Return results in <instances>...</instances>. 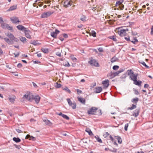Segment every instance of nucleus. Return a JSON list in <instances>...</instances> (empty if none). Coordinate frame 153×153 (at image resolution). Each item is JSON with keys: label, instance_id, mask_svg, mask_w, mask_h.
Wrapping results in <instances>:
<instances>
[{"label": "nucleus", "instance_id": "f257e3e1", "mask_svg": "<svg viewBox=\"0 0 153 153\" xmlns=\"http://www.w3.org/2000/svg\"><path fill=\"white\" fill-rule=\"evenodd\" d=\"M128 75L129 76L131 79L133 81L137 79V77L138 76L137 74H134V72L131 70H128L127 71Z\"/></svg>", "mask_w": 153, "mask_h": 153}, {"label": "nucleus", "instance_id": "f03ea898", "mask_svg": "<svg viewBox=\"0 0 153 153\" xmlns=\"http://www.w3.org/2000/svg\"><path fill=\"white\" fill-rule=\"evenodd\" d=\"M89 61L88 63L92 66H94L96 67H99L100 66L98 62L95 59H94L92 57H91L89 59Z\"/></svg>", "mask_w": 153, "mask_h": 153}, {"label": "nucleus", "instance_id": "7ed1b4c3", "mask_svg": "<svg viewBox=\"0 0 153 153\" xmlns=\"http://www.w3.org/2000/svg\"><path fill=\"white\" fill-rule=\"evenodd\" d=\"M97 110V108L95 107H92L88 110V114H95Z\"/></svg>", "mask_w": 153, "mask_h": 153}, {"label": "nucleus", "instance_id": "20e7f679", "mask_svg": "<svg viewBox=\"0 0 153 153\" xmlns=\"http://www.w3.org/2000/svg\"><path fill=\"white\" fill-rule=\"evenodd\" d=\"M128 31V28H126V29H122L118 31V33L121 36H125L126 34V31Z\"/></svg>", "mask_w": 153, "mask_h": 153}, {"label": "nucleus", "instance_id": "39448f33", "mask_svg": "<svg viewBox=\"0 0 153 153\" xmlns=\"http://www.w3.org/2000/svg\"><path fill=\"white\" fill-rule=\"evenodd\" d=\"M34 97V96L31 93H29L27 95L25 94L24 96V97L29 101H30L33 99Z\"/></svg>", "mask_w": 153, "mask_h": 153}, {"label": "nucleus", "instance_id": "423d86ee", "mask_svg": "<svg viewBox=\"0 0 153 153\" xmlns=\"http://www.w3.org/2000/svg\"><path fill=\"white\" fill-rule=\"evenodd\" d=\"M67 100L68 102L69 105L71 106L73 109H75L76 108V104L75 103H73L69 98H67Z\"/></svg>", "mask_w": 153, "mask_h": 153}, {"label": "nucleus", "instance_id": "0eeeda50", "mask_svg": "<svg viewBox=\"0 0 153 153\" xmlns=\"http://www.w3.org/2000/svg\"><path fill=\"white\" fill-rule=\"evenodd\" d=\"M53 13V12H51L50 11H48L46 12H44L42 14L41 17L42 18H46L49 16Z\"/></svg>", "mask_w": 153, "mask_h": 153}, {"label": "nucleus", "instance_id": "6e6552de", "mask_svg": "<svg viewBox=\"0 0 153 153\" xmlns=\"http://www.w3.org/2000/svg\"><path fill=\"white\" fill-rule=\"evenodd\" d=\"M11 21L13 23H19L20 21H19L18 17H15L10 18Z\"/></svg>", "mask_w": 153, "mask_h": 153}, {"label": "nucleus", "instance_id": "1a4fd4ad", "mask_svg": "<svg viewBox=\"0 0 153 153\" xmlns=\"http://www.w3.org/2000/svg\"><path fill=\"white\" fill-rule=\"evenodd\" d=\"M59 32V31L57 29H56L55 32H51V36L54 38H56L57 35V34H58Z\"/></svg>", "mask_w": 153, "mask_h": 153}, {"label": "nucleus", "instance_id": "9d476101", "mask_svg": "<svg viewBox=\"0 0 153 153\" xmlns=\"http://www.w3.org/2000/svg\"><path fill=\"white\" fill-rule=\"evenodd\" d=\"M16 98V97L15 96H10L8 98L10 102L12 103H13Z\"/></svg>", "mask_w": 153, "mask_h": 153}, {"label": "nucleus", "instance_id": "9b49d317", "mask_svg": "<svg viewBox=\"0 0 153 153\" xmlns=\"http://www.w3.org/2000/svg\"><path fill=\"white\" fill-rule=\"evenodd\" d=\"M109 80L108 79L102 81V83L103 85L104 88H106L109 85Z\"/></svg>", "mask_w": 153, "mask_h": 153}, {"label": "nucleus", "instance_id": "f8f14e48", "mask_svg": "<svg viewBox=\"0 0 153 153\" xmlns=\"http://www.w3.org/2000/svg\"><path fill=\"white\" fill-rule=\"evenodd\" d=\"M140 112V109L138 108L136 109L134 112L133 115L134 117H137L139 114Z\"/></svg>", "mask_w": 153, "mask_h": 153}, {"label": "nucleus", "instance_id": "ddd939ff", "mask_svg": "<svg viewBox=\"0 0 153 153\" xmlns=\"http://www.w3.org/2000/svg\"><path fill=\"white\" fill-rule=\"evenodd\" d=\"M17 6L16 5H14L11 6L10 8L7 10V11H10L16 9Z\"/></svg>", "mask_w": 153, "mask_h": 153}, {"label": "nucleus", "instance_id": "4468645a", "mask_svg": "<svg viewBox=\"0 0 153 153\" xmlns=\"http://www.w3.org/2000/svg\"><path fill=\"white\" fill-rule=\"evenodd\" d=\"M33 99H34L37 103H39L40 100V97L38 95L34 96Z\"/></svg>", "mask_w": 153, "mask_h": 153}, {"label": "nucleus", "instance_id": "2eb2a0df", "mask_svg": "<svg viewBox=\"0 0 153 153\" xmlns=\"http://www.w3.org/2000/svg\"><path fill=\"white\" fill-rule=\"evenodd\" d=\"M43 121L44 122H45V123L47 125L49 126H51L52 125V123H51L49 120H47V119L46 120H43Z\"/></svg>", "mask_w": 153, "mask_h": 153}, {"label": "nucleus", "instance_id": "dca6fc26", "mask_svg": "<svg viewBox=\"0 0 153 153\" xmlns=\"http://www.w3.org/2000/svg\"><path fill=\"white\" fill-rule=\"evenodd\" d=\"M78 100L82 104H85V99L82 97H78Z\"/></svg>", "mask_w": 153, "mask_h": 153}, {"label": "nucleus", "instance_id": "f3484780", "mask_svg": "<svg viewBox=\"0 0 153 153\" xmlns=\"http://www.w3.org/2000/svg\"><path fill=\"white\" fill-rule=\"evenodd\" d=\"M17 28L20 30H24L25 31V30H26V28H25L23 26H22V25H19L17 26Z\"/></svg>", "mask_w": 153, "mask_h": 153}, {"label": "nucleus", "instance_id": "a211bd4d", "mask_svg": "<svg viewBox=\"0 0 153 153\" xmlns=\"http://www.w3.org/2000/svg\"><path fill=\"white\" fill-rule=\"evenodd\" d=\"M6 35L11 40H12L13 41V39L15 38V37L14 36L10 33H6Z\"/></svg>", "mask_w": 153, "mask_h": 153}, {"label": "nucleus", "instance_id": "6ab92c4d", "mask_svg": "<svg viewBox=\"0 0 153 153\" xmlns=\"http://www.w3.org/2000/svg\"><path fill=\"white\" fill-rule=\"evenodd\" d=\"M26 139H29L30 140H32L33 141H34L36 140L35 138L32 136H30V135L27 134L26 135L25 137Z\"/></svg>", "mask_w": 153, "mask_h": 153}, {"label": "nucleus", "instance_id": "aec40b11", "mask_svg": "<svg viewBox=\"0 0 153 153\" xmlns=\"http://www.w3.org/2000/svg\"><path fill=\"white\" fill-rule=\"evenodd\" d=\"M134 84L135 85H138L139 86H141V84L142 83V81H137V79H136V80H135L134 81Z\"/></svg>", "mask_w": 153, "mask_h": 153}, {"label": "nucleus", "instance_id": "412c9836", "mask_svg": "<svg viewBox=\"0 0 153 153\" xmlns=\"http://www.w3.org/2000/svg\"><path fill=\"white\" fill-rule=\"evenodd\" d=\"M102 91V88L101 87H99L95 88V91L96 93H99Z\"/></svg>", "mask_w": 153, "mask_h": 153}, {"label": "nucleus", "instance_id": "4be33fe9", "mask_svg": "<svg viewBox=\"0 0 153 153\" xmlns=\"http://www.w3.org/2000/svg\"><path fill=\"white\" fill-rule=\"evenodd\" d=\"M85 131L88 133L89 135L92 136L93 135V134L90 128H86L85 130Z\"/></svg>", "mask_w": 153, "mask_h": 153}, {"label": "nucleus", "instance_id": "5701e85b", "mask_svg": "<svg viewBox=\"0 0 153 153\" xmlns=\"http://www.w3.org/2000/svg\"><path fill=\"white\" fill-rule=\"evenodd\" d=\"M115 139L117 140L118 142L120 143L121 144L122 142V139L120 137L118 136H115L114 137Z\"/></svg>", "mask_w": 153, "mask_h": 153}, {"label": "nucleus", "instance_id": "b1692460", "mask_svg": "<svg viewBox=\"0 0 153 153\" xmlns=\"http://www.w3.org/2000/svg\"><path fill=\"white\" fill-rule=\"evenodd\" d=\"M4 39L5 42L8 44H12L13 42V40H10L8 38H4Z\"/></svg>", "mask_w": 153, "mask_h": 153}, {"label": "nucleus", "instance_id": "393cba45", "mask_svg": "<svg viewBox=\"0 0 153 153\" xmlns=\"http://www.w3.org/2000/svg\"><path fill=\"white\" fill-rule=\"evenodd\" d=\"M124 71V70L123 69H120L119 71L115 72H114V75L115 76H116L118 74H119L120 73L123 71Z\"/></svg>", "mask_w": 153, "mask_h": 153}, {"label": "nucleus", "instance_id": "a878e982", "mask_svg": "<svg viewBox=\"0 0 153 153\" xmlns=\"http://www.w3.org/2000/svg\"><path fill=\"white\" fill-rule=\"evenodd\" d=\"M118 60V59L114 56L111 59V61L112 63H113L114 62L117 61Z\"/></svg>", "mask_w": 153, "mask_h": 153}, {"label": "nucleus", "instance_id": "bb28decb", "mask_svg": "<svg viewBox=\"0 0 153 153\" xmlns=\"http://www.w3.org/2000/svg\"><path fill=\"white\" fill-rule=\"evenodd\" d=\"M123 0H120L117 1L116 4V6H117L121 5V4L123 2Z\"/></svg>", "mask_w": 153, "mask_h": 153}, {"label": "nucleus", "instance_id": "cd10ccee", "mask_svg": "<svg viewBox=\"0 0 153 153\" xmlns=\"http://www.w3.org/2000/svg\"><path fill=\"white\" fill-rule=\"evenodd\" d=\"M138 101V98L137 97L133 98L131 100V102L133 103H135L137 104V103Z\"/></svg>", "mask_w": 153, "mask_h": 153}, {"label": "nucleus", "instance_id": "c85d7f7f", "mask_svg": "<svg viewBox=\"0 0 153 153\" xmlns=\"http://www.w3.org/2000/svg\"><path fill=\"white\" fill-rule=\"evenodd\" d=\"M13 140L16 143H19L21 141V140L18 137H13Z\"/></svg>", "mask_w": 153, "mask_h": 153}, {"label": "nucleus", "instance_id": "c756f323", "mask_svg": "<svg viewBox=\"0 0 153 153\" xmlns=\"http://www.w3.org/2000/svg\"><path fill=\"white\" fill-rule=\"evenodd\" d=\"M42 51L45 53H48L49 52V50L48 48H41Z\"/></svg>", "mask_w": 153, "mask_h": 153}, {"label": "nucleus", "instance_id": "7c9ffc66", "mask_svg": "<svg viewBox=\"0 0 153 153\" xmlns=\"http://www.w3.org/2000/svg\"><path fill=\"white\" fill-rule=\"evenodd\" d=\"M30 43L34 45H38L39 44V43L38 42V41H31L30 42Z\"/></svg>", "mask_w": 153, "mask_h": 153}, {"label": "nucleus", "instance_id": "2f4dec72", "mask_svg": "<svg viewBox=\"0 0 153 153\" xmlns=\"http://www.w3.org/2000/svg\"><path fill=\"white\" fill-rule=\"evenodd\" d=\"M25 33L26 37L27 38L30 39V35L28 33V31L27 30H25Z\"/></svg>", "mask_w": 153, "mask_h": 153}, {"label": "nucleus", "instance_id": "473e14b6", "mask_svg": "<svg viewBox=\"0 0 153 153\" xmlns=\"http://www.w3.org/2000/svg\"><path fill=\"white\" fill-rule=\"evenodd\" d=\"M70 58L74 62H76L77 59L74 56L72 55H71L70 56Z\"/></svg>", "mask_w": 153, "mask_h": 153}, {"label": "nucleus", "instance_id": "72a5a7b5", "mask_svg": "<svg viewBox=\"0 0 153 153\" xmlns=\"http://www.w3.org/2000/svg\"><path fill=\"white\" fill-rule=\"evenodd\" d=\"M94 137L96 139V140L98 142L101 143H102L101 140L99 138L98 136L97 135V136H95Z\"/></svg>", "mask_w": 153, "mask_h": 153}, {"label": "nucleus", "instance_id": "f704fd0d", "mask_svg": "<svg viewBox=\"0 0 153 153\" xmlns=\"http://www.w3.org/2000/svg\"><path fill=\"white\" fill-rule=\"evenodd\" d=\"M20 41L23 42H25L26 41V39L25 37H20L19 38Z\"/></svg>", "mask_w": 153, "mask_h": 153}, {"label": "nucleus", "instance_id": "c9c22d12", "mask_svg": "<svg viewBox=\"0 0 153 153\" xmlns=\"http://www.w3.org/2000/svg\"><path fill=\"white\" fill-rule=\"evenodd\" d=\"M90 36L91 35L93 37H95L96 36V33L94 31L92 30L91 33H90Z\"/></svg>", "mask_w": 153, "mask_h": 153}, {"label": "nucleus", "instance_id": "e433bc0d", "mask_svg": "<svg viewBox=\"0 0 153 153\" xmlns=\"http://www.w3.org/2000/svg\"><path fill=\"white\" fill-rule=\"evenodd\" d=\"M97 115H100L102 114L101 110H97L96 111V114Z\"/></svg>", "mask_w": 153, "mask_h": 153}, {"label": "nucleus", "instance_id": "4c0bfd02", "mask_svg": "<svg viewBox=\"0 0 153 153\" xmlns=\"http://www.w3.org/2000/svg\"><path fill=\"white\" fill-rule=\"evenodd\" d=\"M136 108V105H135L132 104L131 107L128 108V109L131 110Z\"/></svg>", "mask_w": 153, "mask_h": 153}, {"label": "nucleus", "instance_id": "58836bf2", "mask_svg": "<svg viewBox=\"0 0 153 153\" xmlns=\"http://www.w3.org/2000/svg\"><path fill=\"white\" fill-rule=\"evenodd\" d=\"M109 76H111V78L115 77L114 72H111L109 74Z\"/></svg>", "mask_w": 153, "mask_h": 153}, {"label": "nucleus", "instance_id": "ea45409f", "mask_svg": "<svg viewBox=\"0 0 153 153\" xmlns=\"http://www.w3.org/2000/svg\"><path fill=\"white\" fill-rule=\"evenodd\" d=\"M1 26L3 28H6V27L7 26H8V24L5 23H1Z\"/></svg>", "mask_w": 153, "mask_h": 153}, {"label": "nucleus", "instance_id": "a19ab883", "mask_svg": "<svg viewBox=\"0 0 153 153\" xmlns=\"http://www.w3.org/2000/svg\"><path fill=\"white\" fill-rule=\"evenodd\" d=\"M119 6V8H117V9L118 10L119 8H120V10H122L124 7V5L123 4H122V3L121 4V5H120Z\"/></svg>", "mask_w": 153, "mask_h": 153}, {"label": "nucleus", "instance_id": "79ce46f5", "mask_svg": "<svg viewBox=\"0 0 153 153\" xmlns=\"http://www.w3.org/2000/svg\"><path fill=\"white\" fill-rule=\"evenodd\" d=\"M119 66L117 65H114L113 67V69L114 70H117L119 68Z\"/></svg>", "mask_w": 153, "mask_h": 153}, {"label": "nucleus", "instance_id": "37998d69", "mask_svg": "<svg viewBox=\"0 0 153 153\" xmlns=\"http://www.w3.org/2000/svg\"><path fill=\"white\" fill-rule=\"evenodd\" d=\"M62 117H63L65 119H66L67 120H69V117H68L66 115L64 114L63 115V116H62Z\"/></svg>", "mask_w": 153, "mask_h": 153}, {"label": "nucleus", "instance_id": "c03bdc74", "mask_svg": "<svg viewBox=\"0 0 153 153\" xmlns=\"http://www.w3.org/2000/svg\"><path fill=\"white\" fill-rule=\"evenodd\" d=\"M63 90H65L66 91L68 92L70 94L71 93V91L67 87H65V88H63Z\"/></svg>", "mask_w": 153, "mask_h": 153}, {"label": "nucleus", "instance_id": "a18cd8bd", "mask_svg": "<svg viewBox=\"0 0 153 153\" xmlns=\"http://www.w3.org/2000/svg\"><path fill=\"white\" fill-rule=\"evenodd\" d=\"M140 63L142 64L145 67L147 68H149V66L147 65L144 62H140Z\"/></svg>", "mask_w": 153, "mask_h": 153}, {"label": "nucleus", "instance_id": "49530a36", "mask_svg": "<svg viewBox=\"0 0 153 153\" xmlns=\"http://www.w3.org/2000/svg\"><path fill=\"white\" fill-rule=\"evenodd\" d=\"M110 38L112 39L115 42L117 41V39H116V37L115 36H111Z\"/></svg>", "mask_w": 153, "mask_h": 153}, {"label": "nucleus", "instance_id": "de8ad7c7", "mask_svg": "<svg viewBox=\"0 0 153 153\" xmlns=\"http://www.w3.org/2000/svg\"><path fill=\"white\" fill-rule=\"evenodd\" d=\"M61 85L58 82L56 83L55 87L57 88H59L61 87Z\"/></svg>", "mask_w": 153, "mask_h": 153}, {"label": "nucleus", "instance_id": "09e8293b", "mask_svg": "<svg viewBox=\"0 0 153 153\" xmlns=\"http://www.w3.org/2000/svg\"><path fill=\"white\" fill-rule=\"evenodd\" d=\"M131 42L134 44H135L136 42H138V40L136 38H134L133 41H131Z\"/></svg>", "mask_w": 153, "mask_h": 153}, {"label": "nucleus", "instance_id": "8fccbe9b", "mask_svg": "<svg viewBox=\"0 0 153 153\" xmlns=\"http://www.w3.org/2000/svg\"><path fill=\"white\" fill-rule=\"evenodd\" d=\"M13 40H14L15 42H17L18 43H19V42H20L19 40L17 38H16L15 37V38H14Z\"/></svg>", "mask_w": 153, "mask_h": 153}, {"label": "nucleus", "instance_id": "3c124183", "mask_svg": "<svg viewBox=\"0 0 153 153\" xmlns=\"http://www.w3.org/2000/svg\"><path fill=\"white\" fill-rule=\"evenodd\" d=\"M109 135V133L108 132H106L104 134L103 136L105 138H106Z\"/></svg>", "mask_w": 153, "mask_h": 153}, {"label": "nucleus", "instance_id": "603ef678", "mask_svg": "<svg viewBox=\"0 0 153 153\" xmlns=\"http://www.w3.org/2000/svg\"><path fill=\"white\" fill-rule=\"evenodd\" d=\"M76 90L77 92V94H81L82 93V91L81 90L79 89H76Z\"/></svg>", "mask_w": 153, "mask_h": 153}, {"label": "nucleus", "instance_id": "864d4df0", "mask_svg": "<svg viewBox=\"0 0 153 153\" xmlns=\"http://www.w3.org/2000/svg\"><path fill=\"white\" fill-rule=\"evenodd\" d=\"M128 126V123L126 124L125 126V131H127V128Z\"/></svg>", "mask_w": 153, "mask_h": 153}, {"label": "nucleus", "instance_id": "5fc2aeb1", "mask_svg": "<svg viewBox=\"0 0 153 153\" xmlns=\"http://www.w3.org/2000/svg\"><path fill=\"white\" fill-rule=\"evenodd\" d=\"M33 62L35 64H40L41 63V62L38 60H37V61L33 60Z\"/></svg>", "mask_w": 153, "mask_h": 153}, {"label": "nucleus", "instance_id": "6e6d98bb", "mask_svg": "<svg viewBox=\"0 0 153 153\" xmlns=\"http://www.w3.org/2000/svg\"><path fill=\"white\" fill-rule=\"evenodd\" d=\"M126 77V74H123L120 77L121 79H125Z\"/></svg>", "mask_w": 153, "mask_h": 153}, {"label": "nucleus", "instance_id": "4d7b16f0", "mask_svg": "<svg viewBox=\"0 0 153 153\" xmlns=\"http://www.w3.org/2000/svg\"><path fill=\"white\" fill-rule=\"evenodd\" d=\"M134 94L136 95H138L139 94V93L138 91L136 89H134Z\"/></svg>", "mask_w": 153, "mask_h": 153}, {"label": "nucleus", "instance_id": "13d9d810", "mask_svg": "<svg viewBox=\"0 0 153 153\" xmlns=\"http://www.w3.org/2000/svg\"><path fill=\"white\" fill-rule=\"evenodd\" d=\"M56 55L59 57H61V53L59 52H57L56 53Z\"/></svg>", "mask_w": 153, "mask_h": 153}, {"label": "nucleus", "instance_id": "bf43d9fd", "mask_svg": "<svg viewBox=\"0 0 153 153\" xmlns=\"http://www.w3.org/2000/svg\"><path fill=\"white\" fill-rule=\"evenodd\" d=\"M80 20L82 21H86V17L83 16V17H82L80 18Z\"/></svg>", "mask_w": 153, "mask_h": 153}, {"label": "nucleus", "instance_id": "052dcab7", "mask_svg": "<svg viewBox=\"0 0 153 153\" xmlns=\"http://www.w3.org/2000/svg\"><path fill=\"white\" fill-rule=\"evenodd\" d=\"M22 64L21 63H19L17 65V67L18 68H21L22 67Z\"/></svg>", "mask_w": 153, "mask_h": 153}, {"label": "nucleus", "instance_id": "680f3d73", "mask_svg": "<svg viewBox=\"0 0 153 153\" xmlns=\"http://www.w3.org/2000/svg\"><path fill=\"white\" fill-rule=\"evenodd\" d=\"M111 152H116L117 151V149H113V150H110Z\"/></svg>", "mask_w": 153, "mask_h": 153}, {"label": "nucleus", "instance_id": "e2e57ef3", "mask_svg": "<svg viewBox=\"0 0 153 153\" xmlns=\"http://www.w3.org/2000/svg\"><path fill=\"white\" fill-rule=\"evenodd\" d=\"M151 34L152 35L153 34V25L152 26V27L151 28Z\"/></svg>", "mask_w": 153, "mask_h": 153}, {"label": "nucleus", "instance_id": "0e129e2a", "mask_svg": "<svg viewBox=\"0 0 153 153\" xmlns=\"http://www.w3.org/2000/svg\"><path fill=\"white\" fill-rule=\"evenodd\" d=\"M62 35L65 38H67L68 37V36L66 34L64 33Z\"/></svg>", "mask_w": 153, "mask_h": 153}, {"label": "nucleus", "instance_id": "69168bd1", "mask_svg": "<svg viewBox=\"0 0 153 153\" xmlns=\"http://www.w3.org/2000/svg\"><path fill=\"white\" fill-rule=\"evenodd\" d=\"M6 28H7L8 30H11L12 27L9 26L8 25V26H7Z\"/></svg>", "mask_w": 153, "mask_h": 153}, {"label": "nucleus", "instance_id": "338daca9", "mask_svg": "<svg viewBox=\"0 0 153 153\" xmlns=\"http://www.w3.org/2000/svg\"><path fill=\"white\" fill-rule=\"evenodd\" d=\"M110 138L111 140L112 141V142H114V139L113 137H112V136L111 135L110 136Z\"/></svg>", "mask_w": 153, "mask_h": 153}, {"label": "nucleus", "instance_id": "774afa93", "mask_svg": "<svg viewBox=\"0 0 153 153\" xmlns=\"http://www.w3.org/2000/svg\"><path fill=\"white\" fill-rule=\"evenodd\" d=\"M16 131L18 133H21V132H23L22 131H21L19 129H16Z\"/></svg>", "mask_w": 153, "mask_h": 153}]
</instances>
